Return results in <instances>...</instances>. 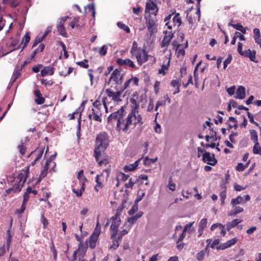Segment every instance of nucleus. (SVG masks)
<instances>
[{
  "instance_id": "5",
  "label": "nucleus",
  "mask_w": 261,
  "mask_h": 261,
  "mask_svg": "<svg viewBox=\"0 0 261 261\" xmlns=\"http://www.w3.org/2000/svg\"><path fill=\"white\" fill-rule=\"evenodd\" d=\"M121 211L117 210L114 217H113L112 220V224L111 225V239H113L116 237L118 232V228L121 223L120 219Z\"/></svg>"
},
{
  "instance_id": "13",
  "label": "nucleus",
  "mask_w": 261,
  "mask_h": 261,
  "mask_svg": "<svg viewBox=\"0 0 261 261\" xmlns=\"http://www.w3.org/2000/svg\"><path fill=\"white\" fill-rule=\"evenodd\" d=\"M130 102L132 104V110H138L140 99L139 97V94L137 92H135L133 93L132 97L130 99Z\"/></svg>"
},
{
  "instance_id": "38",
  "label": "nucleus",
  "mask_w": 261,
  "mask_h": 261,
  "mask_svg": "<svg viewBox=\"0 0 261 261\" xmlns=\"http://www.w3.org/2000/svg\"><path fill=\"white\" fill-rule=\"evenodd\" d=\"M128 177L129 176L128 175H126L122 172H119L117 174V179L118 180H122L123 181H126Z\"/></svg>"
},
{
  "instance_id": "32",
  "label": "nucleus",
  "mask_w": 261,
  "mask_h": 261,
  "mask_svg": "<svg viewBox=\"0 0 261 261\" xmlns=\"http://www.w3.org/2000/svg\"><path fill=\"white\" fill-rule=\"evenodd\" d=\"M112 239L113 240V243L110 246V249H116L119 246V244H120V243L121 242V239H120V238H118L117 239H116V237Z\"/></svg>"
},
{
  "instance_id": "40",
  "label": "nucleus",
  "mask_w": 261,
  "mask_h": 261,
  "mask_svg": "<svg viewBox=\"0 0 261 261\" xmlns=\"http://www.w3.org/2000/svg\"><path fill=\"white\" fill-rule=\"evenodd\" d=\"M157 160L158 158H155L154 159H149L148 157L146 156L144 159V164L145 166H149L151 164L155 162Z\"/></svg>"
},
{
  "instance_id": "48",
  "label": "nucleus",
  "mask_w": 261,
  "mask_h": 261,
  "mask_svg": "<svg viewBox=\"0 0 261 261\" xmlns=\"http://www.w3.org/2000/svg\"><path fill=\"white\" fill-rule=\"evenodd\" d=\"M187 76L188 77V82L187 83H185L184 81L181 80V81H180L182 83L184 88H187L190 84H193L192 75L189 74L187 75Z\"/></svg>"
},
{
  "instance_id": "17",
  "label": "nucleus",
  "mask_w": 261,
  "mask_h": 261,
  "mask_svg": "<svg viewBox=\"0 0 261 261\" xmlns=\"http://www.w3.org/2000/svg\"><path fill=\"white\" fill-rule=\"evenodd\" d=\"M86 247L82 243H80L77 250L74 251L72 256V259L71 261H75L76 259V255H82L86 251Z\"/></svg>"
},
{
  "instance_id": "59",
  "label": "nucleus",
  "mask_w": 261,
  "mask_h": 261,
  "mask_svg": "<svg viewBox=\"0 0 261 261\" xmlns=\"http://www.w3.org/2000/svg\"><path fill=\"white\" fill-rule=\"evenodd\" d=\"M24 46L23 47V48H24L27 45V44L29 43V42L30 40V37L29 36V33H26L24 36Z\"/></svg>"
},
{
  "instance_id": "7",
  "label": "nucleus",
  "mask_w": 261,
  "mask_h": 261,
  "mask_svg": "<svg viewBox=\"0 0 261 261\" xmlns=\"http://www.w3.org/2000/svg\"><path fill=\"white\" fill-rule=\"evenodd\" d=\"M109 176V171L107 170H104L102 171V172L100 175H97L96 177V185L94 187V189L96 191L98 192L100 190V189H102L103 184V181L104 179L105 180H107L108 177Z\"/></svg>"
},
{
  "instance_id": "1",
  "label": "nucleus",
  "mask_w": 261,
  "mask_h": 261,
  "mask_svg": "<svg viewBox=\"0 0 261 261\" xmlns=\"http://www.w3.org/2000/svg\"><path fill=\"white\" fill-rule=\"evenodd\" d=\"M96 144L94 149V156L99 166L106 164V161L101 160L103 154L109 145V141L107 133L103 132L97 135L96 139Z\"/></svg>"
},
{
  "instance_id": "27",
  "label": "nucleus",
  "mask_w": 261,
  "mask_h": 261,
  "mask_svg": "<svg viewBox=\"0 0 261 261\" xmlns=\"http://www.w3.org/2000/svg\"><path fill=\"white\" fill-rule=\"evenodd\" d=\"M242 56L249 58L251 61H254L255 59V51H252L250 49L244 51Z\"/></svg>"
},
{
  "instance_id": "22",
  "label": "nucleus",
  "mask_w": 261,
  "mask_h": 261,
  "mask_svg": "<svg viewBox=\"0 0 261 261\" xmlns=\"http://www.w3.org/2000/svg\"><path fill=\"white\" fill-rule=\"evenodd\" d=\"M245 89L244 87L240 86L238 87L236 91V98L242 99L245 97Z\"/></svg>"
},
{
  "instance_id": "39",
  "label": "nucleus",
  "mask_w": 261,
  "mask_h": 261,
  "mask_svg": "<svg viewBox=\"0 0 261 261\" xmlns=\"http://www.w3.org/2000/svg\"><path fill=\"white\" fill-rule=\"evenodd\" d=\"M253 152L255 154L261 155V147L259 146L258 143H254L253 147Z\"/></svg>"
},
{
  "instance_id": "64",
  "label": "nucleus",
  "mask_w": 261,
  "mask_h": 261,
  "mask_svg": "<svg viewBox=\"0 0 261 261\" xmlns=\"http://www.w3.org/2000/svg\"><path fill=\"white\" fill-rule=\"evenodd\" d=\"M131 82H132V85L134 86H137L138 85L139 83V79L137 77H132L130 79Z\"/></svg>"
},
{
  "instance_id": "15",
  "label": "nucleus",
  "mask_w": 261,
  "mask_h": 261,
  "mask_svg": "<svg viewBox=\"0 0 261 261\" xmlns=\"http://www.w3.org/2000/svg\"><path fill=\"white\" fill-rule=\"evenodd\" d=\"M171 54L169 55V57L165 56L164 58V62L162 65L161 69L159 70V73L164 75L165 74V71L168 69L170 62V57Z\"/></svg>"
},
{
  "instance_id": "54",
  "label": "nucleus",
  "mask_w": 261,
  "mask_h": 261,
  "mask_svg": "<svg viewBox=\"0 0 261 261\" xmlns=\"http://www.w3.org/2000/svg\"><path fill=\"white\" fill-rule=\"evenodd\" d=\"M180 75L178 78V80L181 81V78L182 77H185L187 76L186 75V67L185 66H182L180 68Z\"/></svg>"
},
{
  "instance_id": "8",
  "label": "nucleus",
  "mask_w": 261,
  "mask_h": 261,
  "mask_svg": "<svg viewBox=\"0 0 261 261\" xmlns=\"http://www.w3.org/2000/svg\"><path fill=\"white\" fill-rule=\"evenodd\" d=\"M100 233V227L98 221L96 226L89 238V246L91 249L95 248L96 242Z\"/></svg>"
},
{
  "instance_id": "33",
  "label": "nucleus",
  "mask_w": 261,
  "mask_h": 261,
  "mask_svg": "<svg viewBox=\"0 0 261 261\" xmlns=\"http://www.w3.org/2000/svg\"><path fill=\"white\" fill-rule=\"evenodd\" d=\"M220 200L221 201V204L223 205L225 202V199L226 197V187H224L222 188L221 191L220 192Z\"/></svg>"
},
{
  "instance_id": "52",
  "label": "nucleus",
  "mask_w": 261,
  "mask_h": 261,
  "mask_svg": "<svg viewBox=\"0 0 261 261\" xmlns=\"http://www.w3.org/2000/svg\"><path fill=\"white\" fill-rule=\"evenodd\" d=\"M207 220L206 218H203L199 223L198 227L204 229L207 226Z\"/></svg>"
},
{
  "instance_id": "20",
  "label": "nucleus",
  "mask_w": 261,
  "mask_h": 261,
  "mask_svg": "<svg viewBox=\"0 0 261 261\" xmlns=\"http://www.w3.org/2000/svg\"><path fill=\"white\" fill-rule=\"evenodd\" d=\"M254 34L253 38L255 42L258 44L260 47H261V35L260 31L257 28H255L253 30Z\"/></svg>"
},
{
  "instance_id": "34",
  "label": "nucleus",
  "mask_w": 261,
  "mask_h": 261,
  "mask_svg": "<svg viewBox=\"0 0 261 261\" xmlns=\"http://www.w3.org/2000/svg\"><path fill=\"white\" fill-rule=\"evenodd\" d=\"M172 19L174 22L175 25H176L177 28L180 26L181 23V20L179 17V13H176L175 15H174Z\"/></svg>"
},
{
  "instance_id": "35",
  "label": "nucleus",
  "mask_w": 261,
  "mask_h": 261,
  "mask_svg": "<svg viewBox=\"0 0 261 261\" xmlns=\"http://www.w3.org/2000/svg\"><path fill=\"white\" fill-rule=\"evenodd\" d=\"M237 241V239L236 238H233L227 242H226L225 244H223L222 246V249H226L227 248L230 247L233 244H234Z\"/></svg>"
},
{
  "instance_id": "44",
  "label": "nucleus",
  "mask_w": 261,
  "mask_h": 261,
  "mask_svg": "<svg viewBox=\"0 0 261 261\" xmlns=\"http://www.w3.org/2000/svg\"><path fill=\"white\" fill-rule=\"evenodd\" d=\"M117 25L118 28L124 30L126 33H128L130 32L129 28L125 24L121 23V22H118L117 23Z\"/></svg>"
},
{
  "instance_id": "16",
  "label": "nucleus",
  "mask_w": 261,
  "mask_h": 261,
  "mask_svg": "<svg viewBox=\"0 0 261 261\" xmlns=\"http://www.w3.org/2000/svg\"><path fill=\"white\" fill-rule=\"evenodd\" d=\"M88 117L90 120L101 122V114L100 111L96 110L94 109H92L91 112L89 113Z\"/></svg>"
},
{
  "instance_id": "56",
  "label": "nucleus",
  "mask_w": 261,
  "mask_h": 261,
  "mask_svg": "<svg viewBox=\"0 0 261 261\" xmlns=\"http://www.w3.org/2000/svg\"><path fill=\"white\" fill-rule=\"evenodd\" d=\"M77 177L80 180L83 182L86 180V178L84 175V171L83 170H81L79 172Z\"/></svg>"
},
{
  "instance_id": "50",
  "label": "nucleus",
  "mask_w": 261,
  "mask_h": 261,
  "mask_svg": "<svg viewBox=\"0 0 261 261\" xmlns=\"http://www.w3.org/2000/svg\"><path fill=\"white\" fill-rule=\"evenodd\" d=\"M137 220L134 217H131L130 218H128L127 219V221L126 224L127 225H130V228L132 227V225L137 222Z\"/></svg>"
},
{
  "instance_id": "41",
  "label": "nucleus",
  "mask_w": 261,
  "mask_h": 261,
  "mask_svg": "<svg viewBox=\"0 0 261 261\" xmlns=\"http://www.w3.org/2000/svg\"><path fill=\"white\" fill-rule=\"evenodd\" d=\"M4 3H9L12 7H15L17 6L20 1L19 0H3Z\"/></svg>"
},
{
  "instance_id": "2",
  "label": "nucleus",
  "mask_w": 261,
  "mask_h": 261,
  "mask_svg": "<svg viewBox=\"0 0 261 261\" xmlns=\"http://www.w3.org/2000/svg\"><path fill=\"white\" fill-rule=\"evenodd\" d=\"M130 52L132 56L137 59L139 65H141L143 63L147 62L149 57L144 49L138 47V44L135 41L133 43Z\"/></svg>"
},
{
  "instance_id": "49",
  "label": "nucleus",
  "mask_w": 261,
  "mask_h": 261,
  "mask_svg": "<svg viewBox=\"0 0 261 261\" xmlns=\"http://www.w3.org/2000/svg\"><path fill=\"white\" fill-rule=\"evenodd\" d=\"M43 153V149H39V150L36 151V154L37 155V157L35 159L34 162L32 163L33 165H34L37 161H38L42 156Z\"/></svg>"
},
{
  "instance_id": "37",
  "label": "nucleus",
  "mask_w": 261,
  "mask_h": 261,
  "mask_svg": "<svg viewBox=\"0 0 261 261\" xmlns=\"http://www.w3.org/2000/svg\"><path fill=\"white\" fill-rule=\"evenodd\" d=\"M250 133L251 135V139L254 142V143H258V136L256 131L254 129H251L250 130Z\"/></svg>"
},
{
  "instance_id": "61",
  "label": "nucleus",
  "mask_w": 261,
  "mask_h": 261,
  "mask_svg": "<svg viewBox=\"0 0 261 261\" xmlns=\"http://www.w3.org/2000/svg\"><path fill=\"white\" fill-rule=\"evenodd\" d=\"M42 84L45 85L46 86H50L52 85L53 82L51 81H47L45 79H42L41 80Z\"/></svg>"
},
{
  "instance_id": "43",
  "label": "nucleus",
  "mask_w": 261,
  "mask_h": 261,
  "mask_svg": "<svg viewBox=\"0 0 261 261\" xmlns=\"http://www.w3.org/2000/svg\"><path fill=\"white\" fill-rule=\"evenodd\" d=\"M166 99H164V97L160 98L156 102L155 110L157 111L158 108L160 106H164L166 105Z\"/></svg>"
},
{
  "instance_id": "29",
  "label": "nucleus",
  "mask_w": 261,
  "mask_h": 261,
  "mask_svg": "<svg viewBox=\"0 0 261 261\" xmlns=\"http://www.w3.org/2000/svg\"><path fill=\"white\" fill-rule=\"evenodd\" d=\"M21 176V175L19 174L18 177V178L20 179ZM25 179H26V178H25V179L23 180V181H22V178L21 177V179L20 180L19 184L17 185H14V186L13 187H12V188H14L13 192H14V193L18 192L21 190V187L23 186V184L25 182Z\"/></svg>"
},
{
  "instance_id": "21",
  "label": "nucleus",
  "mask_w": 261,
  "mask_h": 261,
  "mask_svg": "<svg viewBox=\"0 0 261 261\" xmlns=\"http://www.w3.org/2000/svg\"><path fill=\"white\" fill-rule=\"evenodd\" d=\"M54 73V68L50 66L44 67L43 69L41 70V74L42 76H45L48 75H51Z\"/></svg>"
},
{
  "instance_id": "46",
  "label": "nucleus",
  "mask_w": 261,
  "mask_h": 261,
  "mask_svg": "<svg viewBox=\"0 0 261 261\" xmlns=\"http://www.w3.org/2000/svg\"><path fill=\"white\" fill-rule=\"evenodd\" d=\"M136 180H137V179H133V178H130L128 182L125 184V187L126 188H133Z\"/></svg>"
},
{
  "instance_id": "45",
  "label": "nucleus",
  "mask_w": 261,
  "mask_h": 261,
  "mask_svg": "<svg viewBox=\"0 0 261 261\" xmlns=\"http://www.w3.org/2000/svg\"><path fill=\"white\" fill-rule=\"evenodd\" d=\"M249 161L246 165H244L243 163H239L236 167V169L238 171H244L248 166L249 164Z\"/></svg>"
},
{
  "instance_id": "3",
  "label": "nucleus",
  "mask_w": 261,
  "mask_h": 261,
  "mask_svg": "<svg viewBox=\"0 0 261 261\" xmlns=\"http://www.w3.org/2000/svg\"><path fill=\"white\" fill-rule=\"evenodd\" d=\"M138 123L141 124L143 123V122H142V117L139 114L138 110H132L131 113L125 118L123 131L126 132L130 125L134 124L136 126Z\"/></svg>"
},
{
  "instance_id": "12",
  "label": "nucleus",
  "mask_w": 261,
  "mask_h": 261,
  "mask_svg": "<svg viewBox=\"0 0 261 261\" xmlns=\"http://www.w3.org/2000/svg\"><path fill=\"white\" fill-rule=\"evenodd\" d=\"M107 98L103 97L102 98V100L100 101L99 99H97L95 102H93V106L97 109L96 110L101 111L102 107L106 110V112L107 113L108 111V106H107Z\"/></svg>"
},
{
  "instance_id": "11",
  "label": "nucleus",
  "mask_w": 261,
  "mask_h": 261,
  "mask_svg": "<svg viewBox=\"0 0 261 261\" xmlns=\"http://www.w3.org/2000/svg\"><path fill=\"white\" fill-rule=\"evenodd\" d=\"M202 160L204 163H206L212 166H214L217 162V160L215 158L214 155L208 152L203 153Z\"/></svg>"
},
{
  "instance_id": "42",
  "label": "nucleus",
  "mask_w": 261,
  "mask_h": 261,
  "mask_svg": "<svg viewBox=\"0 0 261 261\" xmlns=\"http://www.w3.org/2000/svg\"><path fill=\"white\" fill-rule=\"evenodd\" d=\"M168 188L170 190L174 191L176 189V184L173 182L172 177H170L169 179Z\"/></svg>"
},
{
  "instance_id": "30",
  "label": "nucleus",
  "mask_w": 261,
  "mask_h": 261,
  "mask_svg": "<svg viewBox=\"0 0 261 261\" xmlns=\"http://www.w3.org/2000/svg\"><path fill=\"white\" fill-rule=\"evenodd\" d=\"M244 197L238 196L236 198H233L231 200V205L232 206H235L239 204L244 203Z\"/></svg>"
},
{
  "instance_id": "57",
  "label": "nucleus",
  "mask_w": 261,
  "mask_h": 261,
  "mask_svg": "<svg viewBox=\"0 0 261 261\" xmlns=\"http://www.w3.org/2000/svg\"><path fill=\"white\" fill-rule=\"evenodd\" d=\"M18 148L21 154H24L25 153L26 147L23 145V143H21L19 145H18Z\"/></svg>"
},
{
  "instance_id": "24",
  "label": "nucleus",
  "mask_w": 261,
  "mask_h": 261,
  "mask_svg": "<svg viewBox=\"0 0 261 261\" xmlns=\"http://www.w3.org/2000/svg\"><path fill=\"white\" fill-rule=\"evenodd\" d=\"M146 10L150 13H153L157 11L156 5L152 2H148L146 4Z\"/></svg>"
},
{
  "instance_id": "36",
  "label": "nucleus",
  "mask_w": 261,
  "mask_h": 261,
  "mask_svg": "<svg viewBox=\"0 0 261 261\" xmlns=\"http://www.w3.org/2000/svg\"><path fill=\"white\" fill-rule=\"evenodd\" d=\"M20 74V70H19V69H15L11 79L10 82L11 83V84H12V83H13L16 81V80L19 77Z\"/></svg>"
},
{
  "instance_id": "26",
  "label": "nucleus",
  "mask_w": 261,
  "mask_h": 261,
  "mask_svg": "<svg viewBox=\"0 0 261 261\" xmlns=\"http://www.w3.org/2000/svg\"><path fill=\"white\" fill-rule=\"evenodd\" d=\"M242 222V220L239 219H235L232 221L228 222L226 224V229L229 231L230 229L236 226L238 224Z\"/></svg>"
},
{
  "instance_id": "9",
  "label": "nucleus",
  "mask_w": 261,
  "mask_h": 261,
  "mask_svg": "<svg viewBox=\"0 0 261 261\" xmlns=\"http://www.w3.org/2000/svg\"><path fill=\"white\" fill-rule=\"evenodd\" d=\"M123 76L124 74L121 70L116 69L112 73L110 80L117 84H121L122 82Z\"/></svg>"
},
{
  "instance_id": "55",
  "label": "nucleus",
  "mask_w": 261,
  "mask_h": 261,
  "mask_svg": "<svg viewBox=\"0 0 261 261\" xmlns=\"http://www.w3.org/2000/svg\"><path fill=\"white\" fill-rule=\"evenodd\" d=\"M41 222L43 224V228H46V227L48 224V222L47 219L44 217L43 214L41 215Z\"/></svg>"
},
{
  "instance_id": "28",
  "label": "nucleus",
  "mask_w": 261,
  "mask_h": 261,
  "mask_svg": "<svg viewBox=\"0 0 261 261\" xmlns=\"http://www.w3.org/2000/svg\"><path fill=\"white\" fill-rule=\"evenodd\" d=\"M234 208L231 210L229 213L228 215L231 216H235L237 214L241 213L243 212L244 209L243 207L239 206H233Z\"/></svg>"
},
{
  "instance_id": "31",
  "label": "nucleus",
  "mask_w": 261,
  "mask_h": 261,
  "mask_svg": "<svg viewBox=\"0 0 261 261\" xmlns=\"http://www.w3.org/2000/svg\"><path fill=\"white\" fill-rule=\"evenodd\" d=\"M130 228H131L130 225H127L126 224H124L123 226V230L119 233L118 238L121 239L123 236L128 233Z\"/></svg>"
},
{
  "instance_id": "58",
  "label": "nucleus",
  "mask_w": 261,
  "mask_h": 261,
  "mask_svg": "<svg viewBox=\"0 0 261 261\" xmlns=\"http://www.w3.org/2000/svg\"><path fill=\"white\" fill-rule=\"evenodd\" d=\"M232 60V57L231 55H229L228 57L225 60V61L223 62V68L224 69H226L227 65L229 64Z\"/></svg>"
},
{
  "instance_id": "51",
  "label": "nucleus",
  "mask_w": 261,
  "mask_h": 261,
  "mask_svg": "<svg viewBox=\"0 0 261 261\" xmlns=\"http://www.w3.org/2000/svg\"><path fill=\"white\" fill-rule=\"evenodd\" d=\"M7 234H8V237L6 240V243L5 245L6 246V247L7 248V250H9V248L10 247L11 242V235H10L9 230L7 231Z\"/></svg>"
},
{
  "instance_id": "60",
  "label": "nucleus",
  "mask_w": 261,
  "mask_h": 261,
  "mask_svg": "<svg viewBox=\"0 0 261 261\" xmlns=\"http://www.w3.org/2000/svg\"><path fill=\"white\" fill-rule=\"evenodd\" d=\"M130 85H132L130 79L127 80L124 84V85L121 88V90L124 91L126 88H127Z\"/></svg>"
},
{
  "instance_id": "62",
  "label": "nucleus",
  "mask_w": 261,
  "mask_h": 261,
  "mask_svg": "<svg viewBox=\"0 0 261 261\" xmlns=\"http://www.w3.org/2000/svg\"><path fill=\"white\" fill-rule=\"evenodd\" d=\"M44 45L43 44H40L38 47L34 50V55L37 54L39 51L42 52L44 49Z\"/></svg>"
},
{
  "instance_id": "18",
  "label": "nucleus",
  "mask_w": 261,
  "mask_h": 261,
  "mask_svg": "<svg viewBox=\"0 0 261 261\" xmlns=\"http://www.w3.org/2000/svg\"><path fill=\"white\" fill-rule=\"evenodd\" d=\"M117 63L120 65H126L132 68H135V65L134 62L129 59H118L117 60Z\"/></svg>"
},
{
  "instance_id": "19",
  "label": "nucleus",
  "mask_w": 261,
  "mask_h": 261,
  "mask_svg": "<svg viewBox=\"0 0 261 261\" xmlns=\"http://www.w3.org/2000/svg\"><path fill=\"white\" fill-rule=\"evenodd\" d=\"M34 95L35 96V101L37 104L42 105L44 102L45 99L39 90L34 91Z\"/></svg>"
},
{
  "instance_id": "47",
  "label": "nucleus",
  "mask_w": 261,
  "mask_h": 261,
  "mask_svg": "<svg viewBox=\"0 0 261 261\" xmlns=\"http://www.w3.org/2000/svg\"><path fill=\"white\" fill-rule=\"evenodd\" d=\"M57 29L58 32H59L61 35L64 36L66 34L65 28L64 27V24L58 23L57 24Z\"/></svg>"
},
{
  "instance_id": "63",
  "label": "nucleus",
  "mask_w": 261,
  "mask_h": 261,
  "mask_svg": "<svg viewBox=\"0 0 261 261\" xmlns=\"http://www.w3.org/2000/svg\"><path fill=\"white\" fill-rule=\"evenodd\" d=\"M137 210L138 205L137 204H135L132 206V208L129 210L128 214L130 215H133Z\"/></svg>"
},
{
  "instance_id": "14",
  "label": "nucleus",
  "mask_w": 261,
  "mask_h": 261,
  "mask_svg": "<svg viewBox=\"0 0 261 261\" xmlns=\"http://www.w3.org/2000/svg\"><path fill=\"white\" fill-rule=\"evenodd\" d=\"M173 37V34L172 31H169V32L166 31V34L161 42V47L166 49Z\"/></svg>"
},
{
  "instance_id": "25",
  "label": "nucleus",
  "mask_w": 261,
  "mask_h": 261,
  "mask_svg": "<svg viewBox=\"0 0 261 261\" xmlns=\"http://www.w3.org/2000/svg\"><path fill=\"white\" fill-rule=\"evenodd\" d=\"M172 16V14H169L168 16H167L165 18V20H164L165 22H166L165 25L169 30H171L173 27H174L176 26L174 22L171 19Z\"/></svg>"
},
{
  "instance_id": "10",
  "label": "nucleus",
  "mask_w": 261,
  "mask_h": 261,
  "mask_svg": "<svg viewBox=\"0 0 261 261\" xmlns=\"http://www.w3.org/2000/svg\"><path fill=\"white\" fill-rule=\"evenodd\" d=\"M146 25L150 36L156 33L158 24L155 20L148 18L146 20Z\"/></svg>"
},
{
  "instance_id": "6",
  "label": "nucleus",
  "mask_w": 261,
  "mask_h": 261,
  "mask_svg": "<svg viewBox=\"0 0 261 261\" xmlns=\"http://www.w3.org/2000/svg\"><path fill=\"white\" fill-rule=\"evenodd\" d=\"M123 91H114L112 89L108 88L106 90L108 96L112 99L115 102H118L122 101V98L124 97V94H122Z\"/></svg>"
},
{
  "instance_id": "53",
  "label": "nucleus",
  "mask_w": 261,
  "mask_h": 261,
  "mask_svg": "<svg viewBox=\"0 0 261 261\" xmlns=\"http://www.w3.org/2000/svg\"><path fill=\"white\" fill-rule=\"evenodd\" d=\"M108 47L106 45H103L99 48L98 53L101 56H105L107 53Z\"/></svg>"
},
{
  "instance_id": "4",
  "label": "nucleus",
  "mask_w": 261,
  "mask_h": 261,
  "mask_svg": "<svg viewBox=\"0 0 261 261\" xmlns=\"http://www.w3.org/2000/svg\"><path fill=\"white\" fill-rule=\"evenodd\" d=\"M124 109L122 107L117 111H116L111 114L108 118V121L109 122H113V121H117V129L118 130L122 129L124 126L125 119L124 117Z\"/></svg>"
},
{
  "instance_id": "23",
  "label": "nucleus",
  "mask_w": 261,
  "mask_h": 261,
  "mask_svg": "<svg viewBox=\"0 0 261 261\" xmlns=\"http://www.w3.org/2000/svg\"><path fill=\"white\" fill-rule=\"evenodd\" d=\"M140 159L137 160L134 163L126 165L124 167V170L125 172L133 171L136 170L138 166Z\"/></svg>"
}]
</instances>
